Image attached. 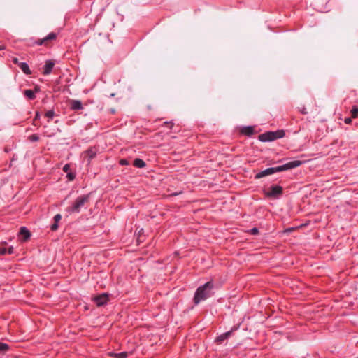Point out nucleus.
Returning a JSON list of instances; mask_svg holds the SVG:
<instances>
[{
  "label": "nucleus",
  "instance_id": "13",
  "mask_svg": "<svg viewBox=\"0 0 358 358\" xmlns=\"http://www.w3.org/2000/svg\"><path fill=\"white\" fill-rule=\"evenodd\" d=\"M133 165L137 168H144L146 166V164L143 159L140 158H136L134 160Z\"/></svg>",
  "mask_w": 358,
  "mask_h": 358
},
{
  "label": "nucleus",
  "instance_id": "29",
  "mask_svg": "<svg viewBox=\"0 0 358 358\" xmlns=\"http://www.w3.org/2000/svg\"><path fill=\"white\" fill-rule=\"evenodd\" d=\"M258 231H259L258 229L255 228V227L251 229V230H250V232L252 234H258Z\"/></svg>",
  "mask_w": 358,
  "mask_h": 358
},
{
  "label": "nucleus",
  "instance_id": "20",
  "mask_svg": "<svg viewBox=\"0 0 358 358\" xmlns=\"http://www.w3.org/2000/svg\"><path fill=\"white\" fill-rule=\"evenodd\" d=\"M39 139H40V138H39L38 135L36 134H32L28 137V140L31 142H36V141H38Z\"/></svg>",
  "mask_w": 358,
  "mask_h": 358
},
{
  "label": "nucleus",
  "instance_id": "35",
  "mask_svg": "<svg viewBox=\"0 0 358 358\" xmlns=\"http://www.w3.org/2000/svg\"><path fill=\"white\" fill-rule=\"evenodd\" d=\"M52 136H53L52 134L47 135L48 137H52Z\"/></svg>",
  "mask_w": 358,
  "mask_h": 358
},
{
  "label": "nucleus",
  "instance_id": "18",
  "mask_svg": "<svg viewBox=\"0 0 358 358\" xmlns=\"http://www.w3.org/2000/svg\"><path fill=\"white\" fill-rule=\"evenodd\" d=\"M351 115L353 118L358 117V107L356 106H354L351 110Z\"/></svg>",
  "mask_w": 358,
  "mask_h": 358
},
{
  "label": "nucleus",
  "instance_id": "19",
  "mask_svg": "<svg viewBox=\"0 0 358 358\" xmlns=\"http://www.w3.org/2000/svg\"><path fill=\"white\" fill-rule=\"evenodd\" d=\"M9 349V345L0 341V352H5Z\"/></svg>",
  "mask_w": 358,
  "mask_h": 358
},
{
  "label": "nucleus",
  "instance_id": "8",
  "mask_svg": "<svg viewBox=\"0 0 358 358\" xmlns=\"http://www.w3.org/2000/svg\"><path fill=\"white\" fill-rule=\"evenodd\" d=\"M97 151L98 150L96 147H90L83 152L85 157L87 158L88 163H90L96 157Z\"/></svg>",
  "mask_w": 358,
  "mask_h": 358
},
{
  "label": "nucleus",
  "instance_id": "24",
  "mask_svg": "<svg viewBox=\"0 0 358 358\" xmlns=\"http://www.w3.org/2000/svg\"><path fill=\"white\" fill-rule=\"evenodd\" d=\"M40 117H41V115H40V113L38 111H36V114H35V117H34V122H33V124L34 125H36L35 122L38 120L40 119Z\"/></svg>",
  "mask_w": 358,
  "mask_h": 358
},
{
  "label": "nucleus",
  "instance_id": "14",
  "mask_svg": "<svg viewBox=\"0 0 358 358\" xmlns=\"http://www.w3.org/2000/svg\"><path fill=\"white\" fill-rule=\"evenodd\" d=\"M24 95L29 100H34L36 98L35 92L32 90H25L24 91Z\"/></svg>",
  "mask_w": 358,
  "mask_h": 358
},
{
  "label": "nucleus",
  "instance_id": "38",
  "mask_svg": "<svg viewBox=\"0 0 358 358\" xmlns=\"http://www.w3.org/2000/svg\"><path fill=\"white\" fill-rule=\"evenodd\" d=\"M357 358H358V357H357Z\"/></svg>",
  "mask_w": 358,
  "mask_h": 358
},
{
  "label": "nucleus",
  "instance_id": "23",
  "mask_svg": "<svg viewBox=\"0 0 358 358\" xmlns=\"http://www.w3.org/2000/svg\"><path fill=\"white\" fill-rule=\"evenodd\" d=\"M62 219V215L60 214H57L54 216V222L58 223Z\"/></svg>",
  "mask_w": 358,
  "mask_h": 358
},
{
  "label": "nucleus",
  "instance_id": "36",
  "mask_svg": "<svg viewBox=\"0 0 358 358\" xmlns=\"http://www.w3.org/2000/svg\"><path fill=\"white\" fill-rule=\"evenodd\" d=\"M302 113H306V112H304V110H302Z\"/></svg>",
  "mask_w": 358,
  "mask_h": 358
},
{
  "label": "nucleus",
  "instance_id": "16",
  "mask_svg": "<svg viewBox=\"0 0 358 358\" xmlns=\"http://www.w3.org/2000/svg\"><path fill=\"white\" fill-rule=\"evenodd\" d=\"M55 116L54 110H48L45 113V117L48 118V122H50L51 120Z\"/></svg>",
  "mask_w": 358,
  "mask_h": 358
},
{
  "label": "nucleus",
  "instance_id": "37",
  "mask_svg": "<svg viewBox=\"0 0 358 358\" xmlns=\"http://www.w3.org/2000/svg\"><path fill=\"white\" fill-rule=\"evenodd\" d=\"M302 113H306V112H304V110H302Z\"/></svg>",
  "mask_w": 358,
  "mask_h": 358
},
{
  "label": "nucleus",
  "instance_id": "2",
  "mask_svg": "<svg viewBox=\"0 0 358 358\" xmlns=\"http://www.w3.org/2000/svg\"><path fill=\"white\" fill-rule=\"evenodd\" d=\"M214 285L213 282H207L203 285L200 286L196 290L194 302L195 304L199 303L201 301H204L208 297L211 296L213 294Z\"/></svg>",
  "mask_w": 358,
  "mask_h": 358
},
{
  "label": "nucleus",
  "instance_id": "10",
  "mask_svg": "<svg viewBox=\"0 0 358 358\" xmlns=\"http://www.w3.org/2000/svg\"><path fill=\"white\" fill-rule=\"evenodd\" d=\"M69 108L71 110H79L83 108V103L79 100L71 99L69 101Z\"/></svg>",
  "mask_w": 358,
  "mask_h": 358
},
{
  "label": "nucleus",
  "instance_id": "6",
  "mask_svg": "<svg viewBox=\"0 0 358 358\" xmlns=\"http://www.w3.org/2000/svg\"><path fill=\"white\" fill-rule=\"evenodd\" d=\"M283 189L280 185H272L271 186L269 191L265 192L267 197L269 198H279L282 194Z\"/></svg>",
  "mask_w": 358,
  "mask_h": 358
},
{
  "label": "nucleus",
  "instance_id": "30",
  "mask_svg": "<svg viewBox=\"0 0 358 358\" xmlns=\"http://www.w3.org/2000/svg\"><path fill=\"white\" fill-rule=\"evenodd\" d=\"M12 61H13V64H17L18 66H19V64L21 63L19 62L18 59L16 57L13 58Z\"/></svg>",
  "mask_w": 358,
  "mask_h": 358
},
{
  "label": "nucleus",
  "instance_id": "4",
  "mask_svg": "<svg viewBox=\"0 0 358 358\" xmlns=\"http://www.w3.org/2000/svg\"><path fill=\"white\" fill-rule=\"evenodd\" d=\"M285 132L284 130H278L275 131H267L259 136V139L262 142H268L284 137Z\"/></svg>",
  "mask_w": 358,
  "mask_h": 358
},
{
  "label": "nucleus",
  "instance_id": "7",
  "mask_svg": "<svg viewBox=\"0 0 358 358\" xmlns=\"http://www.w3.org/2000/svg\"><path fill=\"white\" fill-rule=\"evenodd\" d=\"M94 301L97 306H103L106 305L108 301V296L107 294H101L94 297Z\"/></svg>",
  "mask_w": 358,
  "mask_h": 358
},
{
  "label": "nucleus",
  "instance_id": "34",
  "mask_svg": "<svg viewBox=\"0 0 358 358\" xmlns=\"http://www.w3.org/2000/svg\"><path fill=\"white\" fill-rule=\"evenodd\" d=\"M292 230H293V228H289V229H286V231L290 232Z\"/></svg>",
  "mask_w": 358,
  "mask_h": 358
},
{
  "label": "nucleus",
  "instance_id": "15",
  "mask_svg": "<svg viewBox=\"0 0 358 358\" xmlns=\"http://www.w3.org/2000/svg\"><path fill=\"white\" fill-rule=\"evenodd\" d=\"M231 331H229L227 332H225L221 335H220L217 338H216V341L217 343H222L223 341H224L225 339H227L229 336L231 335Z\"/></svg>",
  "mask_w": 358,
  "mask_h": 358
},
{
  "label": "nucleus",
  "instance_id": "12",
  "mask_svg": "<svg viewBox=\"0 0 358 358\" xmlns=\"http://www.w3.org/2000/svg\"><path fill=\"white\" fill-rule=\"evenodd\" d=\"M19 67L20 68V69L22 70V71L26 74V75H31V71L29 69V65L27 64V63L26 62H21L20 64H19Z\"/></svg>",
  "mask_w": 358,
  "mask_h": 358
},
{
  "label": "nucleus",
  "instance_id": "21",
  "mask_svg": "<svg viewBox=\"0 0 358 358\" xmlns=\"http://www.w3.org/2000/svg\"><path fill=\"white\" fill-rule=\"evenodd\" d=\"M128 355L127 352H122L120 353H114V357L115 358H126Z\"/></svg>",
  "mask_w": 358,
  "mask_h": 358
},
{
  "label": "nucleus",
  "instance_id": "28",
  "mask_svg": "<svg viewBox=\"0 0 358 358\" xmlns=\"http://www.w3.org/2000/svg\"><path fill=\"white\" fill-rule=\"evenodd\" d=\"M120 164H121V165H128L129 163H128V161L127 159H120Z\"/></svg>",
  "mask_w": 358,
  "mask_h": 358
},
{
  "label": "nucleus",
  "instance_id": "11",
  "mask_svg": "<svg viewBox=\"0 0 358 358\" xmlns=\"http://www.w3.org/2000/svg\"><path fill=\"white\" fill-rule=\"evenodd\" d=\"M19 234L22 236V240L24 241H27L31 236L30 231L25 227H22L20 228Z\"/></svg>",
  "mask_w": 358,
  "mask_h": 358
},
{
  "label": "nucleus",
  "instance_id": "31",
  "mask_svg": "<svg viewBox=\"0 0 358 358\" xmlns=\"http://www.w3.org/2000/svg\"><path fill=\"white\" fill-rule=\"evenodd\" d=\"M13 247H10L8 249H7V254H13Z\"/></svg>",
  "mask_w": 358,
  "mask_h": 358
},
{
  "label": "nucleus",
  "instance_id": "3",
  "mask_svg": "<svg viewBox=\"0 0 358 358\" xmlns=\"http://www.w3.org/2000/svg\"><path fill=\"white\" fill-rule=\"evenodd\" d=\"M89 201V194L80 196L75 200L71 206L66 208V211L70 214L80 213L81 208L85 206V203H88Z\"/></svg>",
  "mask_w": 358,
  "mask_h": 358
},
{
  "label": "nucleus",
  "instance_id": "5",
  "mask_svg": "<svg viewBox=\"0 0 358 358\" xmlns=\"http://www.w3.org/2000/svg\"><path fill=\"white\" fill-rule=\"evenodd\" d=\"M57 33L50 32L43 38L36 40V41L32 42L31 43H30V45H43L45 46H47L48 45L49 41L55 40L57 38Z\"/></svg>",
  "mask_w": 358,
  "mask_h": 358
},
{
  "label": "nucleus",
  "instance_id": "26",
  "mask_svg": "<svg viewBox=\"0 0 358 358\" xmlns=\"http://www.w3.org/2000/svg\"><path fill=\"white\" fill-rule=\"evenodd\" d=\"M7 254V249L6 248H0V256Z\"/></svg>",
  "mask_w": 358,
  "mask_h": 358
},
{
  "label": "nucleus",
  "instance_id": "22",
  "mask_svg": "<svg viewBox=\"0 0 358 358\" xmlns=\"http://www.w3.org/2000/svg\"><path fill=\"white\" fill-rule=\"evenodd\" d=\"M66 177L69 180H73L75 179L76 175L73 173H67Z\"/></svg>",
  "mask_w": 358,
  "mask_h": 358
},
{
  "label": "nucleus",
  "instance_id": "1",
  "mask_svg": "<svg viewBox=\"0 0 358 358\" xmlns=\"http://www.w3.org/2000/svg\"><path fill=\"white\" fill-rule=\"evenodd\" d=\"M302 164V162L300 160H294L289 162H287L283 165L278 166L276 167H271L268 168L264 171H262L257 173L255 175V178L259 179L263 177H265L268 175L273 174L277 172L284 171L288 169H292L296 167H298Z\"/></svg>",
  "mask_w": 358,
  "mask_h": 358
},
{
  "label": "nucleus",
  "instance_id": "32",
  "mask_svg": "<svg viewBox=\"0 0 358 358\" xmlns=\"http://www.w3.org/2000/svg\"><path fill=\"white\" fill-rule=\"evenodd\" d=\"M351 121H352V120H351V118H350V117H346V118H345V120H344V122H345V124H350V123L351 122Z\"/></svg>",
  "mask_w": 358,
  "mask_h": 358
},
{
  "label": "nucleus",
  "instance_id": "25",
  "mask_svg": "<svg viewBox=\"0 0 358 358\" xmlns=\"http://www.w3.org/2000/svg\"><path fill=\"white\" fill-rule=\"evenodd\" d=\"M50 229L52 231H56L58 229V223L54 222L51 227Z\"/></svg>",
  "mask_w": 358,
  "mask_h": 358
},
{
  "label": "nucleus",
  "instance_id": "33",
  "mask_svg": "<svg viewBox=\"0 0 358 358\" xmlns=\"http://www.w3.org/2000/svg\"><path fill=\"white\" fill-rule=\"evenodd\" d=\"M5 48L4 45H0V50H2Z\"/></svg>",
  "mask_w": 358,
  "mask_h": 358
},
{
  "label": "nucleus",
  "instance_id": "9",
  "mask_svg": "<svg viewBox=\"0 0 358 358\" xmlns=\"http://www.w3.org/2000/svg\"><path fill=\"white\" fill-rule=\"evenodd\" d=\"M54 66L55 62L52 60H46L45 64L43 68V74L45 76L50 74L52 71Z\"/></svg>",
  "mask_w": 358,
  "mask_h": 358
},
{
  "label": "nucleus",
  "instance_id": "27",
  "mask_svg": "<svg viewBox=\"0 0 358 358\" xmlns=\"http://www.w3.org/2000/svg\"><path fill=\"white\" fill-rule=\"evenodd\" d=\"M69 169H70V165L69 164H65L63 167V171L66 173H68Z\"/></svg>",
  "mask_w": 358,
  "mask_h": 358
},
{
  "label": "nucleus",
  "instance_id": "17",
  "mask_svg": "<svg viewBox=\"0 0 358 358\" xmlns=\"http://www.w3.org/2000/svg\"><path fill=\"white\" fill-rule=\"evenodd\" d=\"M242 133L243 134H245L246 135H251L252 133H253V128L252 127H245L243 130H242Z\"/></svg>",
  "mask_w": 358,
  "mask_h": 358
}]
</instances>
